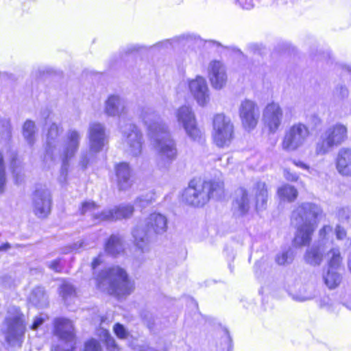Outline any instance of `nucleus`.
<instances>
[{"mask_svg":"<svg viewBox=\"0 0 351 351\" xmlns=\"http://www.w3.org/2000/svg\"><path fill=\"white\" fill-rule=\"evenodd\" d=\"M63 129L60 125L52 123L47 134V147L44 162L48 166L61 160L60 181L66 180L69 161L78 151L82 134L79 130L71 128L67 130L63 138L60 139Z\"/></svg>","mask_w":351,"mask_h":351,"instance_id":"f257e3e1","label":"nucleus"},{"mask_svg":"<svg viewBox=\"0 0 351 351\" xmlns=\"http://www.w3.org/2000/svg\"><path fill=\"white\" fill-rule=\"evenodd\" d=\"M141 117L147 127L148 136L156 152L158 165L160 168L169 167L177 158L178 149L176 143L169 132L167 126L150 108H143Z\"/></svg>","mask_w":351,"mask_h":351,"instance_id":"f03ea898","label":"nucleus"},{"mask_svg":"<svg viewBox=\"0 0 351 351\" xmlns=\"http://www.w3.org/2000/svg\"><path fill=\"white\" fill-rule=\"evenodd\" d=\"M322 213L320 206L311 202L302 203L293 211L291 223L297 229L293 241L295 245L310 243L317 225V218Z\"/></svg>","mask_w":351,"mask_h":351,"instance_id":"7ed1b4c3","label":"nucleus"},{"mask_svg":"<svg viewBox=\"0 0 351 351\" xmlns=\"http://www.w3.org/2000/svg\"><path fill=\"white\" fill-rule=\"evenodd\" d=\"M223 193V183L220 180L202 182L192 180L182 194V199L187 204L195 207L204 206L210 199H219Z\"/></svg>","mask_w":351,"mask_h":351,"instance_id":"20e7f679","label":"nucleus"},{"mask_svg":"<svg viewBox=\"0 0 351 351\" xmlns=\"http://www.w3.org/2000/svg\"><path fill=\"white\" fill-rule=\"evenodd\" d=\"M97 287L118 297L126 296L134 291V283L122 268L116 266L102 271L96 278Z\"/></svg>","mask_w":351,"mask_h":351,"instance_id":"39448f33","label":"nucleus"},{"mask_svg":"<svg viewBox=\"0 0 351 351\" xmlns=\"http://www.w3.org/2000/svg\"><path fill=\"white\" fill-rule=\"evenodd\" d=\"M167 217L160 213L154 212L149 215L144 220V228L136 227L132 231L135 246L141 252L149 250L150 237L162 235L167 230Z\"/></svg>","mask_w":351,"mask_h":351,"instance_id":"423d86ee","label":"nucleus"},{"mask_svg":"<svg viewBox=\"0 0 351 351\" xmlns=\"http://www.w3.org/2000/svg\"><path fill=\"white\" fill-rule=\"evenodd\" d=\"M25 328V317L19 308L14 306L9 307L3 330L5 341L10 349L21 346Z\"/></svg>","mask_w":351,"mask_h":351,"instance_id":"0eeeda50","label":"nucleus"},{"mask_svg":"<svg viewBox=\"0 0 351 351\" xmlns=\"http://www.w3.org/2000/svg\"><path fill=\"white\" fill-rule=\"evenodd\" d=\"M348 138L346 125L337 123L330 125L319 135L316 143V155L323 156L330 152L335 147L341 145Z\"/></svg>","mask_w":351,"mask_h":351,"instance_id":"6e6552de","label":"nucleus"},{"mask_svg":"<svg viewBox=\"0 0 351 351\" xmlns=\"http://www.w3.org/2000/svg\"><path fill=\"white\" fill-rule=\"evenodd\" d=\"M234 138V128L231 119L223 113L217 114L213 119L212 138L219 148H228Z\"/></svg>","mask_w":351,"mask_h":351,"instance_id":"1a4fd4ad","label":"nucleus"},{"mask_svg":"<svg viewBox=\"0 0 351 351\" xmlns=\"http://www.w3.org/2000/svg\"><path fill=\"white\" fill-rule=\"evenodd\" d=\"M311 132L308 127L303 123H295L285 132L281 142L283 150L295 152L304 146L310 137Z\"/></svg>","mask_w":351,"mask_h":351,"instance_id":"9d476101","label":"nucleus"},{"mask_svg":"<svg viewBox=\"0 0 351 351\" xmlns=\"http://www.w3.org/2000/svg\"><path fill=\"white\" fill-rule=\"evenodd\" d=\"M176 117L179 125L183 128L190 139L197 142L202 141L203 132L197 126L195 115L190 106H182L178 108Z\"/></svg>","mask_w":351,"mask_h":351,"instance_id":"9b49d317","label":"nucleus"},{"mask_svg":"<svg viewBox=\"0 0 351 351\" xmlns=\"http://www.w3.org/2000/svg\"><path fill=\"white\" fill-rule=\"evenodd\" d=\"M54 332L61 341V344L53 347L52 351H74L75 340L72 322L65 318L56 319Z\"/></svg>","mask_w":351,"mask_h":351,"instance_id":"f8f14e48","label":"nucleus"},{"mask_svg":"<svg viewBox=\"0 0 351 351\" xmlns=\"http://www.w3.org/2000/svg\"><path fill=\"white\" fill-rule=\"evenodd\" d=\"M4 159L9 160L10 168L16 183L22 181V168L20 162L17 159L16 153L12 150L10 146H6L0 152V193H3L5 185V174L4 167Z\"/></svg>","mask_w":351,"mask_h":351,"instance_id":"ddd939ff","label":"nucleus"},{"mask_svg":"<svg viewBox=\"0 0 351 351\" xmlns=\"http://www.w3.org/2000/svg\"><path fill=\"white\" fill-rule=\"evenodd\" d=\"M283 119V110L279 104L271 102L263 110L262 121L269 134H275L280 128Z\"/></svg>","mask_w":351,"mask_h":351,"instance_id":"4468645a","label":"nucleus"},{"mask_svg":"<svg viewBox=\"0 0 351 351\" xmlns=\"http://www.w3.org/2000/svg\"><path fill=\"white\" fill-rule=\"evenodd\" d=\"M239 117L243 128L250 132L257 125L259 119V109L257 104L250 99L241 102L239 107Z\"/></svg>","mask_w":351,"mask_h":351,"instance_id":"2eb2a0df","label":"nucleus"},{"mask_svg":"<svg viewBox=\"0 0 351 351\" xmlns=\"http://www.w3.org/2000/svg\"><path fill=\"white\" fill-rule=\"evenodd\" d=\"M125 138V149L128 154L138 156L141 154L143 135L138 128L134 124H128L121 128Z\"/></svg>","mask_w":351,"mask_h":351,"instance_id":"dca6fc26","label":"nucleus"},{"mask_svg":"<svg viewBox=\"0 0 351 351\" xmlns=\"http://www.w3.org/2000/svg\"><path fill=\"white\" fill-rule=\"evenodd\" d=\"M34 213L38 217L43 218L48 215L51 210V193L45 186L37 188L33 195L32 199Z\"/></svg>","mask_w":351,"mask_h":351,"instance_id":"f3484780","label":"nucleus"},{"mask_svg":"<svg viewBox=\"0 0 351 351\" xmlns=\"http://www.w3.org/2000/svg\"><path fill=\"white\" fill-rule=\"evenodd\" d=\"M187 84L190 93L201 106H206L210 101L209 89L204 77L197 75L195 78L188 80Z\"/></svg>","mask_w":351,"mask_h":351,"instance_id":"a211bd4d","label":"nucleus"},{"mask_svg":"<svg viewBox=\"0 0 351 351\" xmlns=\"http://www.w3.org/2000/svg\"><path fill=\"white\" fill-rule=\"evenodd\" d=\"M88 138L90 152L93 153L101 152L108 143V136L104 125L97 122L90 123L88 128Z\"/></svg>","mask_w":351,"mask_h":351,"instance_id":"6ab92c4d","label":"nucleus"},{"mask_svg":"<svg viewBox=\"0 0 351 351\" xmlns=\"http://www.w3.org/2000/svg\"><path fill=\"white\" fill-rule=\"evenodd\" d=\"M208 77L212 86L215 89H221L227 82V75L224 64L218 60L209 63L208 67Z\"/></svg>","mask_w":351,"mask_h":351,"instance_id":"aec40b11","label":"nucleus"},{"mask_svg":"<svg viewBox=\"0 0 351 351\" xmlns=\"http://www.w3.org/2000/svg\"><path fill=\"white\" fill-rule=\"evenodd\" d=\"M134 213V206L130 204H121L101 211L100 215H97V219L105 221H116L127 219L132 217Z\"/></svg>","mask_w":351,"mask_h":351,"instance_id":"412c9836","label":"nucleus"},{"mask_svg":"<svg viewBox=\"0 0 351 351\" xmlns=\"http://www.w3.org/2000/svg\"><path fill=\"white\" fill-rule=\"evenodd\" d=\"M199 36L192 33H185L171 39L165 40L157 43L158 47L168 48L169 47H184L191 46L201 43Z\"/></svg>","mask_w":351,"mask_h":351,"instance_id":"4be33fe9","label":"nucleus"},{"mask_svg":"<svg viewBox=\"0 0 351 351\" xmlns=\"http://www.w3.org/2000/svg\"><path fill=\"white\" fill-rule=\"evenodd\" d=\"M104 112L109 117H121L126 113V102L118 95H110L105 101Z\"/></svg>","mask_w":351,"mask_h":351,"instance_id":"5701e85b","label":"nucleus"},{"mask_svg":"<svg viewBox=\"0 0 351 351\" xmlns=\"http://www.w3.org/2000/svg\"><path fill=\"white\" fill-rule=\"evenodd\" d=\"M252 206V202L250 194L243 188L239 189L235 193V199L233 202V208L236 212L242 215L249 212Z\"/></svg>","mask_w":351,"mask_h":351,"instance_id":"b1692460","label":"nucleus"},{"mask_svg":"<svg viewBox=\"0 0 351 351\" xmlns=\"http://www.w3.org/2000/svg\"><path fill=\"white\" fill-rule=\"evenodd\" d=\"M117 184L121 190H126L132 184L131 169L128 163L122 162L115 167Z\"/></svg>","mask_w":351,"mask_h":351,"instance_id":"393cba45","label":"nucleus"},{"mask_svg":"<svg viewBox=\"0 0 351 351\" xmlns=\"http://www.w3.org/2000/svg\"><path fill=\"white\" fill-rule=\"evenodd\" d=\"M336 167L338 172L343 176H351V149H341L337 158Z\"/></svg>","mask_w":351,"mask_h":351,"instance_id":"a878e982","label":"nucleus"},{"mask_svg":"<svg viewBox=\"0 0 351 351\" xmlns=\"http://www.w3.org/2000/svg\"><path fill=\"white\" fill-rule=\"evenodd\" d=\"M324 247L318 245H313L308 247L304 254V261L306 263L313 265H319L324 258Z\"/></svg>","mask_w":351,"mask_h":351,"instance_id":"bb28decb","label":"nucleus"},{"mask_svg":"<svg viewBox=\"0 0 351 351\" xmlns=\"http://www.w3.org/2000/svg\"><path fill=\"white\" fill-rule=\"evenodd\" d=\"M252 193L256 197V209L261 210L265 208L267 201V190L265 182H258L253 188Z\"/></svg>","mask_w":351,"mask_h":351,"instance_id":"cd10ccee","label":"nucleus"},{"mask_svg":"<svg viewBox=\"0 0 351 351\" xmlns=\"http://www.w3.org/2000/svg\"><path fill=\"white\" fill-rule=\"evenodd\" d=\"M124 250L123 239L117 235H112L105 245V251L107 254L115 256Z\"/></svg>","mask_w":351,"mask_h":351,"instance_id":"c85d7f7f","label":"nucleus"},{"mask_svg":"<svg viewBox=\"0 0 351 351\" xmlns=\"http://www.w3.org/2000/svg\"><path fill=\"white\" fill-rule=\"evenodd\" d=\"M36 128L35 123L32 120H27L23 125L22 134L27 143L33 146L36 141Z\"/></svg>","mask_w":351,"mask_h":351,"instance_id":"c756f323","label":"nucleus"},{"mask_svg":"<svg viewBox=\"0 0 351 351\" xmlns=\"http://www.w3.org/2000/svg\"><path fill=\"white\" fill-rule=\"evenodd\" d=\"M328 268L337 269L341 265L343 257L339 247H332L325 255Z\"/></svg>","mask_w":351,"mask_h":351,"instance_id":"7c9ffc66","label":"nucleus"},{"mask_svg":"<svg viewBox=\"0 0 351 351\" xmlns=\"http://www.w3.org/2000/svg\"><path fill=\"white\" fill-rule=\"evenodd\" d=\"M297 287H297H289V293L294 300L304 302L311 300L313 298V295L307 291L304 285L298 284Z\"/></svg>","mask_w":351,"mask_h":351,"instance_id":"2f4dec72","label":"nucleus"},{"mask_svg":"<svg viewBox=\"0 0 351 351\" xmlns=\"http://www.w3.org/2000/svg\"><path fill=\"white\" fill-rule=\"evenodd\" d=\"M29 302L38 308H43L47 304V298L42 287H36L32 290L29 297Z\"/></svg>","mask_w":351,"mask_h":351,"instance_id":"473e14b6","label":"nucleus"},{"mask_svg":"<svg viewBox=\"0 0 351 351\" xmlns=\"http://www.w3.org/2000/svg\"><path fill=\"white\" fill-rule=\"evenodd\" d=\"M80 211L82 215H88L91 216L93 217V221L95 223L104 221L97 219V215H100L101 212L98 211V206L94 202H84L82 204V206L80 208Z\"/></svg>","mask_w":351,"mask_h":351,"instance_id":"72a5a7b5","label":"nucleus"},{"mask_svg":"<svg viewBox=\"0 0 351 351\" xmlns=\"http://www.w3.org/2000/svg\"><path fill=\"white\" fill-rule=\"evenodd\" d=\"M298 195L297 189L288 184L282 185L278 189V195L282 201L292 202L297 198Z\"/></svg>","mask_w":351,"mask_h":351,"instance_id":"f704fd0d","label":"nucleus"},{"mask_svg":"<svg viewBox=\"0 0 351 351\" xmlns=\"http://www.w3.org/2000/svg\"><path fill=\"white\" fill-rule=\"evenodd\" d=\"M336 270L328 268L326 273L323 274L324 283L330 289L336 288L341 281V277Z\"/></svg>","mask_w":351,"mask_h":351,"instance_id":"c9c22d12","label":"nucleus"},{"mask_svg":"<svg viewBox=\"0 0 351 351\" xmlns=\"http://www.w3.org/2000/svg\"><path fill=\"white\" fill-rule=\"evenodd\" d=\"M334 230L330 225L324 226L319 230L318 244L323 247L326 243L333 242Z\"/></svg>","mask_w":351,"mask_h":351,"instance_id":"e433bc0d","label":"nucleus"},{"mask_svg":"<svg viewBox=\"0 0 351 351\" xmlns=\"http://www.w3.org/2000/svg\"><path fill=\"white\" fill-rule=\"evenodd\" d=\"M293 259L292 250L289 248L278 253L276 256V262L280 265L289 264Z\"/></svg>","mask_w":351,"mask_h":351,"instance_id":"4c0bfd02","label":"nucleus"},{"mask_svg":"<svg viewBox=\"0 0 351 351\" xmlns=\"http://www.w3.org/2000/svg\"><path fill=\"white\" fill-rule=\"evenodd\" d=\"M60 293L63 300L66 302L69 299L75 296V290L71 283L64 281L60 287Z\"/></svg>","mask_w":351,"mask_h":351,"instance_id":"58836bf2","label":"nucleus"},{"mask_svg":"<svg viewBox=\"0 0 351 351\" xmlns=\"http://www.w3.org/2000/svg\"><path fill=\"white\" fill-rule=\"evenodd\" d=\"M0 134L1 138L5 141L10 139L12 130L9 119H3L0 120Z\"/></svg>","mask_w":351,"mask_h":351,"instance_id":"ea45409f","label":"nucleus"},{"mask_svg":"<svg viewBox=\"0 0 351 351\" xmlns=\"http://www.w3.org/2000/svg\"><path fill=\"white\" fill-rule=\"evenodd\" d=\"M101 332L106 341L107 350L108 351H120V348L116 344L114 339L110 336L109 332L103 330Z\"/></svg>","mask_w":351,"mask_h":351,"instance_id":"a19ab883","label":"nucleus"},{"mask_svg":"<svg viewBox=\"0 0 351 351\" xmlns=\"http://www.w3.org/2000/svg\"><path fill=\"white\" fill-rule=\"evenodd\" d=\"M154 200V194L150 192L146 195L145 197H141L137 198L135 201V204L136 206L145 208Z\"/></svg>","mask_w":351,"mask_h":351,"instance_id":"79ce46f5","label":"nucleus"},{"mask_svg":"<svg viewBox=\"0 0 351 351\" xmlns=\"http://www.w3.org/2000/svg\"><path fill=\"white\" fill-rule=\"evenodd\" d=\"M348 90L346 86L343 85H339L335 88L334 92V97L336 99L343 100L348 97Z\"/></svg>","mask_w":351,"mask_h":351,"instance_id":"37998d69","label":"nucleus"},{"mask_svg":"<svg viewBox=\"0 0 351 351\" xmlns=\"http://www.w3.org/2000/svg\"><path fill=\"white\" fill-rule=\"evenodd\" d=\"M101 346L98 341L95 339H90L86 342L84 346V351H101Z\"/></svg>","mask_w":351,"mask_h":351,"instance_id":"c03bdc74","label":"nucleus"},{"mask_svg":"<svg viewBox=\"0 0 351 351\" xmlns=\"http://www.w3.org/2000/svg\"><path fill=\"white\" fill-rule=\"evenodd\" d=\"M114 332L119 339H125L128 335V332L125 330L123 325L120 324H116L113 328Z\"/></svg>","mask_w":351,"mask_h":351,"instance_id":"a18cd8bd","label":"nucleus"},{"mask_svg":"<svg viewBox=\"0 0 351 351\" xmlns=\"http://www.w3.org/2000/svg\"><path fill=\"white\" fill-rule=\"evenodd\" d=\"M47 319V316L45 314H40L36 317L34 319L33 324L31 326V329L37 330Z\"/></svg>","mask_w":351,"mask_h":351,"instance_id":"49530a36","label":"nucleus"},{"mask_svg":"<svg viewBox=\"0 0 351 351\" xmlns=\"http://www.w3.org/2000/svg\"><path fill=\"white\" fill-rule=\"evenodd\" d=\"M334 234H335L337 240L341 241L346 238L347 232L343 227L340 225H337L334 230Z\"/></svg>","mask_w":351,"mask_h":351,"instance_id":"de8ad7c7","label":"nucleus"},{"mask_svg":"<svg viewBox=\"0 0 351 351\" xmlns=\"http://www.w3.org/2000/svg\"><path fill=\"white\" fill-rule=\"evenodd\" d=\"M92 152L90 151L88 153H82L79 164L83 169H86L88 167Z\"/></svg>","mask_w":351,"mask_h":351,"instance_id":"09e8293b","label":"nucleus"},{"mask_svg":"<svg viewBox=\"0 0 351 351\" xmlns=\"http://www.w3.org/2000/svg\"><path fill=\"white\" fill-rule=\"evenodd\" d=\"M48 267L56 272H60L62 269V260L58 258L48 263Z\"/></svg>","mask_w":351,"mask_h":351,"instance_id":"8fccbe9b","label":"nucleus"},{"mask_svg":"<svg viewBox=\"0 0 351 351\" xmlns=\"http://www.w3.org/2000/svg\"><path fill=\"white\" fill-rule=\"evenodd\" d=\"M243 9L250 10L254 7L253 0H234Z\"/></svg>","mask_w":351,"mask_h":351,"instance_id":"3c124183","label":"nucleus"},{"mask_svg":"<svg viewBox=\"0 0 351 351\" xmlns=\"http://www.w3.org/2000/svg\"><path fill=\"white\" fill-rule=\"evenodd\" d=\"M284 177L286 180L291 182H295L298 179V176L294 172H291L289 169H285L284 170Z\"/></svg>","mask_w":351,"mask_h":351,"instance_id":"603ef678","label":"nucleus"},{"mask_svg":"<svg viewBox=\"0 0 351 351\" xmlns=\"http://www.w3.org/2000/svg\"><path fill=\"white\" fill-rule=\"evenodd\" d=\"M293 164L296 167H300L301 169L307 170L308 171V173L312 174V175H314L315 173L316 172L315 170H314L313 169L311 168L308 165H307L306 164H305L304 162H303L302 161H295V160H294L293 161Z\"/></svg>","mask_w":351,"mask_h":351,"instance_id":"864d4df0","label":"nucleus"},{"mask_svg":"<svg viewBox=\"0 0 351 351\" xmlns=\"http://www.w3.org/2000/svg\"><path fill=\"white\" fill-rule=\"evenodd\" d=\"M86 244L84 241H80L77 243H74L72 246L69 247V250L65 252V253L69 252H74L77 251L80 248H85L86 247Z\"/></svg>","mask_w":351,"mask_h":351,"instance_id":"5fc2aeb1","label":"nucleus"},{"mask_svg":"<svg viewBox=\"0 0 351 351\" xmlns=\"http://www.w3.org/2000/svg\"><path fill=\"white\" fill-rule=\"evenodd\" d=\"M1 285L5 288H11L14 285V280L10 276H3L1 279Z\"/></svg>","mask_w":351,"mask_h":351,"instance_id":"6e6d98bb","label":"nucleus"},{"mask_svg":"<svg viewBox=\"0 0 351 351\" xmlns=\"http://www.w3.org/2000/svg\"><path fill=\"white\" fill-rule=\"evenodd\" d=\"M141 49V47L138 45H131L126 47L125 53H132L134 51H137Z\"/></svg>","mask_w":351,"mask_h":351,"instance_id":"4d7b16f0","label":"nucleus"},{"mask_svg":"<svg viewBox=\"0 0 351 351\" xmlns=\"http://www.w3.org/2000/svg\"><path fill=\"white\" fill-rule=\"evenodd\" d=\"M348 212V208H341L338 211V216L341 219H347L348 217V215H346V213Z\"/></svg>","mask_w":351,"mask_h":351,"instance_id":"13d9d810","label":"nucleus"},{"mask_svg":"<svg viewBox=\"0 0 351 351\" xmlns=\"http://www.w3.org/2000/svg\"><path fill=\"white\" fill-rule=\"evenodd\" d=\"M101 261L100 256L95 258L92 263L93 269H95L100 264Z\"/></svg>","mask_w":351,"mask_h":351,"instance_id":"bf43d9fd","label":"nucleus"},{"mask_svg":"<svg viewBox=\"0 0 351 351\" xmlns=\"http://www.w3.org/2000/svg\"><path fill=\"white\" fill-rule=\"evenodd\" d=\"M11 245L9 243H5L0 245V252L7 251L11 248Z\"/></svg>","mask_w":351,"mask_h":351,"instance_id":"052dcab7","label":"nucleus"},{"mask_svg":"<svg viewBox=\"0 0 351 351\" xmlns=\"http://www.w3.org/2000/svg\"><path fill=\"white\" fill-rule=\"evenodd\" d=\"M249 49L252 51H256L258 49V46L256 44H252L249 45Z\"/></svg>","mask_w":351,"mask_h":351,"instance_id":"680f3d73","label":"nucleus"},{"mask_svg":"<svg viewBox=\"0 0 351 351\" xmlns=\"http://www.w3.org/2000/svg\"><path fill=\"white\" fill-rule=\"evenodd\" d=\"M224 340H225V341H226V342L227 343V344H228V348L229 349V348L230 347V339L229 335H227L225 337Z\"/></svg>","mask_w":351,"mask_h":351,"instance_id":"e2e57ef3","label":"nucleus"},{"mask_svg":"<svg viewBox=\"0 0 351 351\" xmlns=\"http://www.w3.org/2000/svg\"><path fill=\"white\" fill-rule=\"evenodd\" d=\"M141 351H157L156 349L151 347H146L141 350Z\"/></svg>","mask_w":351,"mask_h":351,"instance_id":"0e129e2a","label":"nucleus"},{"mask_svg":"<svg viewBox=\"0 0 351 351\" xmlns=\"http://www.w3.org/2000/svg\"><path fill=\"white\" fill-rule=\"evenodd\" d=\"M344 305L346 307L351 311V300L350 301L346 302Z\"/></svg>","mask_w":351,"mask_h":351,"instance_id":"69168bd1","label":"nucleus"},{"mask_svg":"<svg viewBox=\"0 0 351 351\" xmlns=\"http://www.w3.org/2000/svg\"><path fill=\"white\" fill-rule=\"evenodd\" d=\"M346 71L351 75V67H349V66L346 67Z\"/></svg>","mask_w":351,"mask_h":351,"instance_id":"338daca9","label":"nucleus"}]
</instances>
